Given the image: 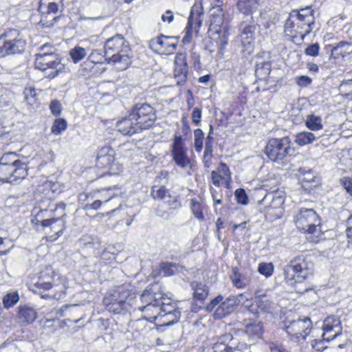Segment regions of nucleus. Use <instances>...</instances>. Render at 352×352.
I'll use <instances>...</instances> for the list:
<instances>
[{
	"instance_id": "nucleus-1",
	"label": "nucleus",
	"mask_w": 352,
	"mask_h": 352,
	"mask_svg": "<svg viewBox=\"0 0 352 352\" xmlns=\"http://www.w3.org/2000/svg\"><path fill=\"white\" fill-rule=\"evenodd\" d=\"M314 10L310 7L293 10L285 24V32L293 38L304 37L308 34L314 25Z\"/></svg>"
},
{
	"instance_id": "nucleus-2",
	"label": "nucleus",
	"mask_w": 352,
	"mask_h": 352,
	"mask_svg": "<svg viewBox=\"0 0 352 352\" xmlns=\"http://www.w3.org/2000/svg\"><path fill=\"white\" fill-rule=\"evenodd\" d=\"M28 164L13 152L3 154L0 158V182H17L25 179L28 173Z\"/></svg>"
},
{
	"instance_id": "nucleus-3",
	"label": "nucleus",
	"mask_w": 352,
	"mask_h": 352,
	"mask_svg": "<svg viewBox=\"0 0 352 352\" xmlns=\"http://www.w3.org/2000/svg\"><path fill=\"white\" fill-rule=\"evenodd\" d=\"M136 296L124 285H120L111 289L103 299L106 309L113 314L128 311L135 303Z\"/></svg>"
},
{
	"instance_id": "nucleus-4",
	"label": "nucleus",
	"mask_w": 352,
	"mask_h": 352,
	"mask_svg": "<svg viewBox=\"0 0 352 352\" xmlns=\"http://www.w3.org/2000/svg\"><path fill=\"white\" fill-rule=\"evenodd\" d=\"M294 221L296 227L310 236L309 240L318 243L322 236L320 219L314 209L300 208L294 216Z\"/></svg>"
},
{
	"instance_id": "nucleus-5",
	"label": "nucleus",
	"mask_w": 352,
	"mask_h": 352,
	"mask_svg": "<svg viewBox=\"0 0 352 352\" xmlns=\"http://www.w3.org/2000/svg\"><path fill=\"white\" fill-rule=\"evenodd\" d=\"M313 263L307 256L301 254L295 256L284 268L285 279L301 283L313 275Z\"/></svg>"
},
{
	"instance_id": "nucleus-6",
	"label": "nucleus",
	"mask_w": 352,
	"mask_h": 352,
	"mask_svg": "<svg viewBox=\"0 0 352 352\" xmlns=\"http://www.w3.org/2000/svg\"><path fill=\"white\" fill-rule=\"evenodd\" d=\"M140 299L142 302L146 305L139 307L138 309L144 313V318L146 320L148 313L154 315L159 312L162 301L170 300V298H165L158 283L149 285L141 294Z\"/></svg>"
},
{
	"instance_id": "nucleus-7",
	"label": "nucleus",
	"mask_w": 352,
	"mask_h": 352,
	"mask_svg": "<svg viewBox=\"0 0 352 352\" xmlns=\"http://www.w3.org/2000/svg\"><path fill=\"white\" fill-rule=\"evenodd\" d=\"M181 317V312L176 304L169 301H162L158 313L147 314V320L150 322L159 320L160 326H170L177 322Z\"/></svg>"
},
{
	"instance_id": "nucleus-8",
	"label": "nucleus",
	"mask_w": 352,
	"mask_h": 352,
	"mask_svg": "<svg viewBox=\"0 0 352 352\" xmlns=\"http://www.w3.org/2000/svg\"><path fill=\"white\" fill-rule=\"evenodd\" d=\"M291 149V140L289 137L270 139L264 149L265 154L273 161L279 162L284 160Z\"/></svg>"
},
{
	"instance_id": "nucleus-9",
	"label": "nucleus",
	"mask_w": 352,
	"mask_h": 352,
	"mask_svg": "<svg viewBox=\"0 0 352 352\" xmlns=\"http://www.w3.org/2000/svg\"><path fill=\"white\" fill-rule=\"evenodd\" d=\"M131 113L141 130L151 127L156 120L154 108L147 103L136 104Z\"/></svg>"
},
{
	"instance_id": "nucleus-10",
	"label": "nucleus",
	"mask_w": 352,
	"mask_h": 352,
	"mask_svg": "<svg viewBox=\"0 0 352 352\" xmlns=\"http://www.w3.org/2000/svg\"><path fill=\"white\" fill-rule=\"evenodd\" d=\"M204 14V8L202 3H195L191 8L190 15L188 19L187 25L184 31V36L182 38L184 44H187L192 41L193 29L197 34L198 29L202 23L201 16Z\"/></svg>"
},
{
	"instance_id": "nucleus-11",
	"label": "nucleus",
	"mask_w": 352,
	"mask_h": 352,
	"mask_svg": "<svg viewBox=\"0 0 352 352\" xmlns=\"http://www.w3.org/2000/svg\"><path fill=\"white\" fill-rule=\"evenodd\" d=\"M285 325L286 332L292 337L296 338V342L304 340L309 334L311 329V321L309 318L298 319L297 320L287 321Z\"/></svg>"
},
{
	"instance_id": "nucleus-12",
	"label": "nucleus",
	"mask_w": 352,
	"mask_h": 352,
	"mask_svg": "<svg viewBox=\"0 0 352 352\" xmlns=\"http://www.w3.org/2000/svg\"><path fill=\"white\" fill-rule=\"evenodd\" d=\"M35 65L41 71L52 69L48 74L51 78L56 76L61 67L60 62L54 52L37 54Z\"/></svg>"
},
{
	"instance_id": "nucleus-13",
	"label": "nucleus",
	"mask_w": 352,
	"mask_h": 352,
	"mask_svg": "<svg viewBox=\"0 0 352 352\" xmlns=\"http://www.w3.org/2000/svg\"><path fill=\"white\" fill-rule=\"evenodd\" d=\"M322 338L324 340H331L334 339L342 333L341 321L336 316H329L323 321Z\"/></svg>"
},
{
	"instance_id": "nucleus-14",
	"label": "nucleus",
	"mask_w": 352,
	"mask_h": 352,
	"mask_svg": "<svg viewBox=\"0 0 352 352\" xmlns=\"http://www.w3.org/2000/svg\"><path fill=\"white\" fill-rule=\"evenodd\" d=\"M113 49L109 47L104 52V58L108 63L118 64L117 68L120 70L126 69L131 63L130 58L128 54V49L122 50L120 52L111 54Z\"/></svg>"
},
{
	"instance_id": "nucleus-15",
	"label": "nucleus",
	"mask_w": 352,
	"mask_h": 352,
	"mask_svg": "<svg viewBox=\"0 0 352 352\" xmlns=\"http://www.w3.org/2000/svg\"><path fill=\"white\" fill-rule=\"evenodd\" d=\"M58 279L61 283L60 284L52 283L49 281L45 282L40 278L35 286L37 289H43L44 290L54 289V292H52L50 296L54 298L58 299L65 296L67 283L66 279L63 277H60Z\"/></svg>"
},
{
	"instance_id": "nucleus-16",
	"label": "nucleus",
	"mask_w": 352,
	"mask_h": 352,
	"mask_svg": "<svg viewBox=\"0 0 352 352\" xmlns=\"http://www.w3.org/2000/svg\"><path fill=\"white\" fill-rule=\"evenodd\" d=\"M38 11L42 12L39 21V25L42 28L52 27L59 18V16H55L58 11V5L56 2L50 1L47 4V12H43L41 6L38 8Z\"/></svg>"
},
{
	"instance_id": "nucleus-17",
	"label": "nucleus",
	"mask_w": 352,
	"mask_h": 352,
	"mask_svg": "<svg viewBox=\"0 0 352 352\" xmlns=\"http://www.w3.org/2000/svg\"><path fill=\"white\" fill-rule=\"evenodd\" d=\"M115 151L110 146L101 148L98 153L96 165L99 168H111L116 164L115 162Z\"/></svg>"
},
{
	"instance_id": "nucleus-18",
	"label": "nucleus",
	"mask_w": 352,
	"mask_h": 352,
	"mask_svg": "<svg viewBox=\"0 0 352 352\" xmlns=\"http://www.w3.org/2000/svg\"><path fill=\"white\" fill-rule=\"evenodd\" d=\"M79 244L84 252L98 256L102 248L101 242L97 236L84 235L79 239Z\"/></svg>"
},
{
	"instance_id": "nucleus-19",
	"label": "nucleus",
	"mask_w": 352,
	"mask_h": 352,
	"mask_svg": "<svg viewBox=\"0 0 352 352\" xmlns=\"http://www.w3.org/2000/svg\"><path fill=\"white\" fill-rule=\"evenodd\" d=\"M44 223L45 225V228H49L50 231L53 232L52 234L47 236V239L50 241L56 240L62 234L65 228V221L63 216L58 218H49L44 221Z\"/></svg>"
},
{
	"instance_id": "nucleus-20",
	"label": "nucleus",
	"mask_w": 352,
	"mask_h": 352,
	"mask_svg": "<svg viewBox=\"0 0 352 352\" xmlns=\"http://www.w3.org/2000/svg\"><path fill=\"white\" fill-rule=\"evenodd\" d=\"M118 131L124 135H132L139 131H141L134 118H132L131 113L129 115L117 122Z\"/></svg>"
},
{
	"instance_id": "nucleus-21",
	"label": "nucleus",
	"mask_w": 352,
	"mask_h": 352,
	"mask_svg": "<svg viewBox=\"0 0 352 352\" xmlns=\"http://www.w3.org/2000/svg\"><path fill=\"white\" fill-rule=\"evenodd\" d=\"M239 332L241 333L244 340L248 338V341L254 342L263 334V327L261 322H254L247 324L245 329Z\"/></svg>"
},
{
	"instance_id": "nucleus-22",
	"label": "nucleus",
	"mask_w": 352,
	"mask_h": 352,
	"mask_svg": "<svg viewBox=\"0 0 352 352\" xmlns=\"http://www.w3.org/2000/svg\"><path fill=\"white\" fill-rule=\"evenodd\" d=\"M236 300L234 298H227L216 308L214 316L221 319L231 314L235 309Z\"/></svg>"
},
{
	"instance_id": "nucleus-23",
	"label": "nucleus",
	"mask_w": 352,
	"mask_h": 352,
	"mask_svg": "<svg viewBox=\"0 0 352 352\" xmlns=\"http://www.w3.org/2000/svg\"><path fill=\"white\" fill-rule=\"evenodd\" d=\"M18 318L20 322L23 325L32 323L37 318L36 310L28 305H23L19 307Z\"/></svg>"
},
{
	"instance_id": "nucleus-24",
	"label": "nucleus",
	"mask_w": 352,
	"mask_h": 352,
	"mask_svg": "<svg viewBox=\"0 0 352 352\" xmlns=\"http://www.w3.org/2000/svg\"><path fill=\"white\" fill-rule=\"evenodd\" d=\"M252 342L248 341V338L243 339L241 333L238 332L235 334L234 340L229 342L224 348L225 352H232L233 350L243 351L248 346L251 345Z\"/></svg>"
},
{
	"instance_id": "nucleus-25",
	"label": "nucleus",
	"mask_w": 352,
	"mask_h": 352,
	"mask_svg": "<svg viewBox=\"0 0 352 352\" xmlns=\"http://www.w3.org/2000/svg\"><path fill=\"white\" fill-rule=\"evenodd\" d=\"M3 44H16L26 43L23 36L16 29L6 30L0 37Z\"/></svg>"
},
{
	"instance_id": "nucleus-26",
	"label": "nucleus",
	"mask_w": 352,
	"mask_h": 352,
	"mask_svg": "<svg viewBox=\"0 0 352 352\" xmlns=\"http://www.w3.org/2000/svg\"><path fill=\"white\" fill-rule=\"evenodd\" d=\"M182 55L177 56L175 60L176 67L174 69V76L177 84L182 85L186 82L188 72V67L186 63L182 61L181 64L178 63L179 60H182Z\"/></svg>"
},
{
	"instance_id": "nucleus-27",
	"label": "nucleus",
	"mask_w": 352,
	"mask_h": 352,
	"mask_svg": "<svg viewBox=\"0 0 352 352\" xmlns=\"http://www.w3.org/2000/svg\"><path fill=\"white\" fill-rule=\"evenodd\" d=\"M191 287L193 292V298L195 300L203 302L208 296L209 289L206 285L201 282H192Z\"/></svg>"
},
{
	"instance_id": "nucleus-28",
	"label": "nucleus",
	"mask_w": 352,
	"mask_h": 352,
	"mask_svg": "<svg viewBox=\"0 0 352 352\" xmlns=\"http://www.w3.org/2000/svg\"><path fill=\"white\" fill-rule=\"evenodd\" d=\"M261 0H239L237 8L246 16H251L257 9Z\"/></svg>"
},
{
	"instance_id": "nucleus-29",
	"label": "nucleus",
	"mask_w": 352,
	"mask_h": 352,
	"mask_svg": "<svg viewBox=\"0 0 352 352\" xmlns=\"http://www.w3.org/2000/svg\"><path fill=\"white\" fill-rule=\"evenodd\" d=\"M265 199H270L271 200L269 207L272 209H276L279 210V213L282 212L283 206L285 202V197L283 192L276 191L268 193Z\"/></svg>"
},
{
	"instance_id": "nucleus-30",
	"label": "nucleus",
	"mask_w": 352,
	"mask_h": 352,
	"mask_svg": "<svg viewBox=\"0 0 352 352\" xmlns=\"http://www.w3.org/2000/svg\"><path fill=\"white\" fill-rule=\"evenodd\" d=\"M305 124L307 129L312 131H320L323 128L322 118L313 113L306 116Z\"/></svg>"
},
{
	"instance_id": "nucleus-31",
	"label": "nucleus",
	"mask_w": 352,
	"mask_h": 352,
	"mask_svg": "<svg viewBox=\"0 0 352 352\" xmlns=\"http://www.w3.org/2000/svg\"><path fill=\"white\" fill-rule=\"evenodd\" d=\"M241 25L243 27V31L239 35L241 44H251L254 38L255 26L252 24H246L245 22Z\"/></svg>"
},
{
	"instance_id": "nucleus-32",
	"label": "nucleus",
	"mask_w": 352,
	"mask_h": 352,
	"mask_svg": "<svg viewBox=\"0 0 352 352\" xmlns=\"http://www.w3.org/2000/svg\"><path fill=\"white\" fill-rule=\"evenodd\" d=\"M20 297L17 291L8 292L2 298L3 308L9 309L16 305L19 301Z\"/></svg>"
},
{
	"instance_id": "nucleus-33",
	"label": "nucleus",
	"mask_w": 352,
	"mask_h": 352,
	"mask_svg": "<svg viewBox=\"0 0 352 352\" xmlns=\"http://www.w3.org/2000/svg\"><path fill=\"white\" fill-rule=\"evenodd\" d=\"M300 173L302 176V184L304 187L306 186H316L318 184L316 177L314 172L311 169L306 170L305 168H300Z\"/></svg>"
},
{
	"instance_id": "nucleus-34",
	"label": "nucleus",
	"mask_w": 352,
	"mask_h": 352,
	"mask_svg": "<svg viewBox=\"0 0 352 352\" xmlns=\"http://www.w3.org/2000/svg\"><path fill=\"white\" fill-rule=\"evenodd\" d=\"M316 140L314 133L308 131H302L298 133L296 135L295 142L299 146H305L312 144Z\"/></svg>"
},
{
	"instance_id": "nucleus-35",
	"label": "nucleus",
	"mask_w": 352,
	"mask_h": 352,
	"mask_svg": "<svg viewBox=\"0 0 352 352\" xmlns=\"http://www.w3.org/2000/svg\"><path fill=\"white\" fill-rule=\"evenodd\" d=\"M231 279L233 285L239 289L245 287L250 282V278L248 275L240 274L236 271L233 272Z\"/></svg>"
},
{
	"instance_id": "nucleus-36",
	"label": "nucleus",
	"mask_w": 352,
	"mask_h": 352,
	"mask_svg": "<svg viewBox=\"0 0 352 352\" xmlns=\"http://www.w3.org/2000/svg\"><path fill=\"white\" fill-rule=\"evenodd\" d=\"M173 160L175 164L182 168L190 167V162L186 154V151H182L173 153Z\"/></svg>"
},
{
	"instance_id": "nucleus-37",
	"label": "nucleus",
	"mask_w": 352,
	"mask_h": 352,
	"mask_svg": "<svg viewBox=\"0 0 352 352\" xmlns=\"http://www.w3.org/2000/svg\"><path fill=\"white\" fill-rule=\"evenodd\" d=\"M271 65L269 62H261L256 64L255 74L260 78H265L270 73Z\"/></svg>"
},
{
	"instance_id": "nucleus-38",
	"label": "nucleus",
	"mask_w": 352,
	"mask_h": 352,
	"mask_svg": "<svg viewBox=\"0 0 352 352\" xmlns=\"http://www.w3.org/2000/svg\"><path fill=\"white\" fill-rule=\"evenodd\" d=\"M23 50V45H0V57L19 54Z\"/></svg>"
},
{
	"instance_id": "nucleus-39",
	"label": "nucleus",
	"mask_w": 352,
	"mask_h": 352,
	"mask_svg": "<svg viewBox=\"0 0 352 352\" xmlns=\"http://www.w3.org/2000/svg\"><path fill=\"white\" fill-rule=\"evenodd\" d=\"M256 303L261 309L270 311L272 308V302L269 300L265 295L259 294L258 291L255 292Z\"/></svg>"
},
{
	"instance_id": "nucleus-40",
	"label": "nucleus",
	"mask_w": 352,
	"mask_h": 352,
	"mask_svg": "<svg viewBox=\"0 0 352 352\" xmlns=\"http://www.w3.org/2000/svg\"><path fill=\"white\" fill-rule=\"evenodd\" d=\"M67 122L63 118H56L51 128V132L54 135H60L67 129Z\"/></svg>"
},
{
	"instance_id": "nucleus-41",
	"label": "nucleus",
	"mask_w": 352,
	"mask_h": 352,
	"mask_svg": "<svg viewBox=\"0 0 352 352\" xmlns=\"http://www.w3.org/2000/svg\"><path fill=\"white\" fill-rule=\"evenodd\" d=\"M217 172L219 173V177L226 184L227 187L231 181L230 170L227 164L224 162H221L217 168Z\"/></svg>"
},
{
	"instance_id": "nucleus-42",
	"label": "nucleus",
	"mask_w": 352,
	"mask_h": 352,
	"mask_svg": "<svg viewBox=\"0 0 352 352\" xmlns=\"http://www.w3.org/2000/svg\"><path fill=\"white\" fill-rule=\"evenodd\" d=\"M168 191L164 186H154L152 188L151 196L154 199L163 200L168 196Z\"/></svg>"
},
{
	"instance_id": "nucleus-43",
	"label": "nucleus",
	"mask_w": 352,
	"mask_h": 352,
	"mask_svg": "<svg viewBox=\"0 0 352 352\" xmlns=\"http://www.w3.org/2000/svg\"><path fill=\"white\" fill-rule=\"evenodd\" d=\"M168 199L164 203L168 205V210L175 214L182 208L179 197L168 195Z\"/></svg>"
},
{
	"instance_id": "nucleus-44",
	"label": "nucleus",
	"mask_w": 352,
	"mask_h": 352,
	"mask_svg": "<svg viewBox=\"0 0 352 352\" xmlns=\"http://www.w3.org/2000/svg\"><path fill=\"white\" fill-rule=\"evenodd\" d=\"M204 133L201 129H197L194 131V147L197 153L202 151L204 146Z\"/></svg>"
},
{
	"instance_id": "nucleus-45",
	"label": "nucleus",
	"mask_w": 352,
	"mask_h": 352,
	"mask_svg": "<svg viewBox=\"0 0 352 352\" xmlns=\"http://www.w3.org/2000/svg\"><path fill=\"white\" fill-rule=\"evenodd\" d=\"M69 55L74 63H78L87 55V51L85 48L76 46L70 50Z\"/></svg>"
},
{
	"instance_id": "nucleus-46",
	"label": "nucleus",
	"mask_w": 352,
	"mask_h": 352,
	"mask_svg": "<svg viewBox=\"0 0 352 352\" xmlns=\"http://www.w3.org/2000/svg\"><path fill=\"white\" fill-rule=\"evenodd\" d=\"M177 45H149L150 48L155 53L160 55H168L173 54Z\"/></svg>"
},
{
	"instance_id": "nucleus-47",
	"label": "nucleus",
	"mask_w": 352,
	"mask_h": 352,
	"mask_svg": "<svg viewBox=\"0 0 352 352\" xmlns=\"http://www.w3.org/2000/svg\"><path fill=\"white\" fill-rule=\"evenodd\" d=\"M24 98L29 105H34L37 102V95L33 87H26L23 91Z\"/></svg>"
},
{
	"instance_id": "nucleus-48",
	"label": "nucleus",
	"mask_w": 352,
	"mask_h": 352,
	"mask_svg": "<svg viewBox=\"0 0 352 352\" xmlns=\"http://www.w3.org/2000/svg\"><path fill=\"white\" fill-rule=\"evenodd\" d=\"M179 266L175 263H163L161 265L160 272L164 276H172L178 270Z\"/></svg>"
},
{
	"instance_id": "nucleus-49",
	"label": "nucleus",
	"mask_w": 352,
	"mask_h": 352,
	"mask_svg": "<svg viewBox=\"0 0 352 352\" xmlns=\"http://www.w3.org/2000/svg\"><path fill=\"white\" fill-rule=\"evenodd\" d=\"M190 209L194 216L199 220H203L204 216L203 214L202 206L201 204L195 199H191Z\"/></svg>"
},
{
	"instance_id": "nucleus-50",
	"label": "nucleus",
	"mask_w": 352,
	"mask_h": 352,
	"mask_svg": "<svg viewBox=\"0 0 352 352\" xmlns=\"http://www.w3.org/2000/svg\"><path fill=\"white\" fill-rule=\"evenodd\" d=\"M274 270V265L272 263H261L258 265V272L266 278L270 277Z\"/></svg>"
},
{
	"instance_id": "nucleus-51",
	"label": "nucleus",
	"mask_w": 352,
	"mask_h": 352,
	"mask_svg": "<svg viewBox=\"0 0 352 352\" xmlns=\"http://www.w3.org/2000/svg\"><path fill=\"white\" fill-rule=\"evenodd\" d=\"M212 153L213 147H210L209 145L205 146L202 162L206 168H209L212 164Z\"/></svg>"
},
{
	"instance_id": "nucleus-52",
	"label": "nucleus",
	"mask_w": 352,
	"mask_h": 352,
	"mask_svg": "<svg viewBox=\"0 0 352 352\" xmlns=\"http://www.w3.org/2000/svg\"><path fill=\"white\" fill-rule=\"evenodd\" d=\"M234 336H232V334H230V333H226V334H224L223 336H222L219 339L220 340L219 343H217L214 344V351L217 352V350H220L221 346L223 347V351H224L225 346H226L229 342H231L232 340H234Z\"/></svg>"
},
{
	"instance_id": "nucleus-53",
	"label": "nucleus",
	"mask_w": 352,
	"mask_h": 352,
	"mask_svg": "<svg viewBox=\"0 0 352 352\" xmlns=\"http://www.w3.org/2000/svg\"><path fill=\"white\" fill-rule=\"evenodd\" d=\"M100 259L104 264L111 263L116 260V256L113 253L106 250H100Z\"/></svg>"
},
{
	"instance_id": "nucleus-54",
	"label": "nucleus",
	"mask_w": 352,
	"mask_h": 352,
	"mask_svg": "<svg viewBox=\"0 0 352 352\" xmlns=\"http://www.w3.org/2000/svg\"><path fill=\"white\" fill-rule=\"evenodd\" d=\"M186 151V148L184 147V142L182 136H175L173 144L172 153H177Z\"/></svg>"
},
{
	"instance_id": "nucleus-55",
	"label": "nucleus",
	"mask_w": 352,
	"mask_h": 352,
	"mask_svg": "<svg viewBox=\"0 0 352 352\" xmlns=\"http://www.w3.org/2000/svg\"><path fill=\"white\" fill-rule=\"evenodd\" d=\"M236 199L239 204L246 205L248 203V197L245 191L242 188L236 189L234 192Z\"/></svg>"
},
{
	"instance_id": "nucleus-56",
	"label": "nucleus",
	"mask_w": 352,
	"mask_h": 352,
	"mask_svg": "<svg viewBox=\"0 0 352 352\" xmlns=\"http://www.w3.org/2000/svg\"><path fill=\"white\" fill-rule=\"evenodd\" d=\"M155 214L157 217H161L165 220H168L171 218L174 214L172 213L168 209L165 210L163 206H158L156 209Z\"/></svg>"
},
{
	"instance_id": "nucleus-57",
	"label": "nucleus",
	"mask_w": 352,
	"mask_h": 352,
	"mask_svg": "<svg viewBox=\"0 0 352 352\" xmlns=\"http://www.w3.org/2000/svg\"><path fill=\"white\" fill-rule=\"evenodd\" d=\"M50 109L54 116H58L62 111V105L58 100H53L50 104Z\"/></svg>"
},
{
	"instance_id": "nucleus-58",
	"label": "nucleus",
	"mask_w": 352,
	"mask_h": 352,
	"mask_svg": "<svg viewBox=\"0 0 352 352\" xmlns=\"http://www.w3.org/2000/svg\"><path fill=\"white\" fill-rule=\"evenodd\" d=\"M325 341L329 342V340H314L311 344L312 347L318 351H323L327 349V346L325 344Z\"/></svg>"
},
{
	"instance_id": "nucleus-59",
	"label": "nucleus",
	"mask_w": 352,
	"mask_h": 352,
	"mask_svg": "<svg viewBox=\"0 0 352 352\" xmlns=\"http://www.w3.org/2000/svg\"><path fill=\"white\" fill-rule=\"evenodd\" d=\"M340 184L344 187L346 192L352 197V178L343 177L340 179Z\"/></svg>"
},
{
	"instance_id": "nucleus-60",
	"label": "nucleus",
	"mask_w": 352,
	"mask_h": 352,
	"mask_svg": "<svg viewBox=\"0 0 352 352\" xmlns=\"http://www.w3.org/2000/svg\"><path fill=\"white\" fill-rule=\"evenodd\" d=\"M77 308L76 305H65L58 309V313L61 316H67Z\"/></svg>"
},
{
	"instance_id": "nucleus-61",
	"label": "nucleus",
	"mask_w": 352,
	"mask_h": 352,
	"mask_svg": "<svg viewBox=\"0 0 352 352\" xmlns=\"http://www.w3.org/2000/svg\"><path fill=\"white\" fill-rule=\"evenodd\" d=\"M223 300V296H217L216 298H213L209 304L207 305L206 307V311L208 312L212 311L217 305L219 306Z\"/></svg>"
},
{
	"instance_id": "nucleus-62",
	"label": "nucleus",
	"mask_w": 352,
	"mask_h": 352,
	"mask_svg": "<svg viewBox=\"0 0 352 352\" xmlns=\"http://www.w3.org/2000/svg\"><path fill=\"white\" fill-rule=\"evenodd\" d=\"M296 81L300 87H307L311 85L312 80L307 76H300L296 77Z\"/></svg>"
},
{
	"instance_id": "nucleus-63",
	"label": "nucleus",
	"mask_w": 352,
	"mask_h": 352,
	"mask_svg": "<svg viewBox=\"0 0 352 352\" xmlns=\"http://www.w3.org/2000/svg\"><path fill=\"white\" fill-rule=\"evenodd\" d=\"M201 109L198 107L193 109L192 113V120L195 125H198L201 122Z\"/></svg>"
},
{
	"instance_id": "nucleus-64",
	"label": "nucleus",
	"mask_w": 352,
	"mask_h": 352,
	"mask_svg": "<svg viewBox=\"0 0 352 352\" xmlns=\"http://www.w3.org/2000/svg\"><path fill=\"white\" fill-rule=\"evenodd\" d=\"M270 349L272 352H289L283 345L278 344L277 343H271L270 345Z\"/></svg>"
}]
</instances>
